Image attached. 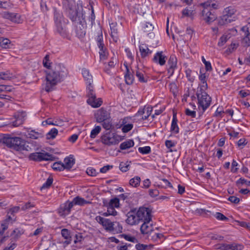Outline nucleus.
<instances>
[{"label":"nucleus","instance_id":"nucleus-1","mask_svg":"<svg viewBox=\"0 0 250 250\" xmlns=\"http://www.w3.org/2000/svg\"><path fill=\"white\" fill-rule=\"evenodd\" d=\"M67 69L62 64L57 65L54 69L46 71L45 90L49 92L58 83L63 81L68 75Z\"/></svg>","mask_w":250,"mask_h":250},{"label":"nucleus","instance_id":"nucleus-2","mask_svg":"<svg viewBox=\"0 0 250 250\" xmlns=\"http://www.w3.org/2000/svg\"><path fill=\"white\" fill-rule=\"evenodd\" d=\"M150 209L147 208H140L137 212L134 210L129 211L127 214L126 223L130 225L133 226L142 222L146 215L149 213Z\"/></svg>","mask_w":250,"mask_h":250},{"label":"nucleus","instance_id":"nucleus-3","mask_svg":"<svg viewBox=\"0 0 250 250\" xmlns=\"http://www.w3.org/2000/svg\"><path fill=\"white\" fill-rule=\"evenodd\" d=\"M21 138L17 137H11L10 135H3L0 137V143L7 147L19 151L21 147Z\"/></svg>","mask_w":250,"mask_h":250},{"label":"nucleus","instance_id":"nucleus-4","mask_svg":"<svg viewBox=\"0 0 250 250\" xmlns=\"http://www.w3.org/2000/svg\"><path fill=\"white\" fill-rule=\"evenodd\" d=\"M236 11L235 9L232 7L226 8L223 12V15L219 20V24L225 25L235 21L237 19Z\"/></svg>","mask_w":250,"mask_h":250},{"label":"nucleus","instance_id":"nucleus-5","mask_svg":"<svg viewBox=\"0 0 250 250\" xmlns=\"http://www.w3.org/2000/svg\"><path fill=\"white\" fill-rule=\"evenodd\" d=\"M101 140L104 144L111 146L118 144L122 138L115 133L108 132L101 136Z\"/></svg>","mask_w":250,"mask_h":250},{"label":"nucleus","instance_id":"nucleus-6","mask_svg":"<svg viewBox=\"0 0 250 250\" xmlns=\"http://www.w3.org/2000/svg\"><path fill=\"white\" fill-rule=\"evenodd\" d=\"M151 220V210H149V213L146 215L144 219L142 220L143 222L141 225L140 230L143 234H148L154 231V227L152 224H149Z\"/></svg>","mask_w":250,"mask_h":250},{"label":"nucleus","instance_id":"nucleus-7","mask_svg":"<svg viewBox=\"0 0 250 250\" xmlns=\"http://www.w3.org/2000/svg\"><path fill=\"white\" fill-rule=\"evenodd\" d=\"M87 95L88 99L87 100V103L88 104L90 105L93 108H98L103 103V101L100 98H96L94 88L90 89H87Z\"/></svg>","mask_w":250,"mask_h":250},{"label":"nucleus","instance_id":"nucleus-8","mask_svg":"<svg viewBox=\"0 0 250 250\" xmlns=\"http://www.w3.org/2000/svg\"><path fill=\"white\" fill-rule=\"evenodd\" d=\"M54 21L58 32L61 35L65 34L63 16L61 12L55 11L54 12Z\"/></svg>","mask_w":250,"mask_h":250},{"label":"nucleus","instance_id":"nucleus-9","mask_svg":"<svg viewBox=\"0 0 250 250\" xmlns=\"http://www.w3.org/2000/svg\"><path fill=\"white\" fill-rule=\"evenodd\" d=\"M53 157L52 155L44 151H42V152H40L32 153L29 155V160L36 161L52 160Z\"/></svg>","mask_w":250,"mask_h":250},{"label":"nucleus","instance_id":"nucleus-10","mask_svg":"<svg viewBox=\"0 0 250 250\" xmlns=\"http://www.w3.org/2000/svg\"><path fill=\"white\" fill-rule=\"evenodd\" d=\"M82 74L87 84L86 90L93 88V77L90 73L89 71L86 68H83Z\"/></svg>","mask_w":250,"mask_h":250},{"label":"nucleus","instance_id":"nucleus-11","mask_svg":"<svg viewBox=\"0 0 250 250\" xmlns=\"http://www.w3.org/2000/svg\"><path fill=\"white\" fill-rule=\"evenodd\" d=\"M198 101V107L202 109L208 108L211 102V98L209 95H204L197 97Z\"/></svg>","mask_w":250,"mask_h":250},{"label":"nucleus","instance_id":"nucleus-12","mask_svg":"<svg viewBox=\"0 0 250 250\" xmlns=\"http://www.w3.org/2000/svg\"><path fill=\"white\" fill-rule=\"evenodd\" d=\"M94 116L98 123H102L111 118L110 114L107 110H97Z\"/></svg>","mask_w":250,"mask_h":250},{"label":"nucleus","instance_id":"nucleus-13","mask_svg":"<svg viewBox=\"0 0 250 250\" xmlns=\"http://www.w3.org/2000/svg\"><path fill=\"white\" fill-rule=\"evenodd\" d=\"M167 57L163 51H158L156 53L152 59L153 62L160 66H163L166 64Z\"/></svg>","mask_w":250,"mask_h":250},{"label":"nucleus","instance_id":"nucleus-14","mask_svg":"<svg viewBox=\"0 0 250 250\" xmlns=\"http://www.w3.org/2000/svg\"><path fill=\"white\" fill-rule=\"evenodd\" d=\"M167 70L170 76L174 74L175 70L177 68V58L174 55L170 56L167 64Z\"/></svg>","mask_w":250,"mask_h":250},{"label":"nucleus","instance_id":"nucleus-15","mask_svg":"<svg viewBox=\"0 0 250 250\" xmlns=\"http://www.w3.org/2000/svg\"><path fill=\"white\" fill-rule=\"evenodd\" d=\"M95 220L103 227L106 231L110 232L112 222L110 219L104 218L101 216H97L96 217Z\"/></svg>","mask_w":250,"mask_h":250},{"label":"nucleus","instance_id":"nucleus-16","mask_svg":"<svg viewBox=\"0 0 250 250\" xmlns=\"http://www.w3.org/2000/svg\"><path fill=\"white\" fill-rule=\"evenodd\" d=\"M73 207L72 203L68 201L60 206L58 209V213L61 216L67 215L70 213Z\"/></svg>","mask_w":250,"mask_h":250},{"label":"nucleus","instance_id":"nucleus-17","mask_svg":"<svg viewBox=\"0 0 250 250\" xmlns=\"http://www.w3.org/2000/svg\"><path fill=\"white\" fill-rule=\"evenodd\" d=\"M21 147L19 151L25 150L27 151H32L33 150H37L38 148L34 144V142H25L21 139Z\"/></svg>","mask_w":250,"mask_h":250},{"label":"nucleus","instance_id":"nucleus-18","mask_svg":"<svg viewBox=\"0 0 250 250\" xmlns=\"http://www.w3.org/2000/svg\"><path fill=\"white\" fill-rule=\"evenodd\" d=\"M26 116L25 111H21L19 112L17 114L15 115V121L13 122L12 125L13 126H18L20 125L23 124L25 117Z\"/></svg>","mask_w":250,"mask_h":250},{"label":"nucleus","instance_id":"nucleus-19","mask_svg":"<svg viewBox=\"0 0 250 250\" xmlns=\"http://www.w3.org/2000/svg\"><path fill=\"white\" fill-rule=\"evenodd\" d=\"M4 17L15 23H20L22 21L21 15L15 13H5L4 14Z\"/></svg>","mask_w":250,"mask_h":250},{"label":"nucleus","instance_id":"nucleus-20","mask_svg":"<svg viewBox=\"0 0 250 250\" xmlns=\"http://www.w3.org/2000/svg\"><path fill=\"white\" fill-rule=\"evenodd\" d=\"M202 17L203 19L207 22H211L215 19V16L211 12L210 10L207 9H203Z\"/></svg>","mask_w":250,"mask_h":250},{"label":"nucleus","instance_id":"nucleus-21","mask_svg":"<svg viewBox=\"0 0 250 250\" xmlns=\"http://www.w3.org/2000/svg\"><path fill=\"white\" fill-rule=\"evenodd\" d=\"M139 50L141 57L143 58L148 57L152 52V51L148 48L147 45L144 43L141 44L139 45Z\"/></svg>","mask_w":250,"mask_h":250},{"label":"nucleus","instance_id":"nucleus-22","mask_svg":"<svg viewBox=\"0 0 250 250\" xmlns=\"http://www.w3.org/2000/svg\"><path fill=\"white\" fill-rule=\"evenodd\" d=\"M122 231L123 226L119 222L114 221L112 222L110 232L113 234H118L122 232Z\"/></svg>","mask_w":250,"mask_h":250},{"label":"nucleus","instance_id":"nucleus-23","mask_svg":"<svg viewBox=\"0 0 250 250\" xmlns=\"http://www.w3.org/2000/svg\"><path fill=\"white\" fill-rule=\"evenodd\" d=\"M136 77L138 78V81L141 83H146L147 81V78L146 75V73L144 70L139 69L137 67L136 74Z\"/></svg>","mask_w":250,"mask_h":250},{"label":"nucleus","instance_id":"nucleus-24","mask_svg":"<svg viewBox=\"0 0 250 250\" xmlns=\"http://www.w3.org/2000/svg\"><path fill=\"white\" fill-rule=\"evenodd\" d=\"M116 26L117 23L116 22H112L110 24L111 36L113 41L115 42H117L118 40V30Z\"/></svg>","mask_w":250,"mask_h":250},{"label":"nucleus","instance_id":"nucleus-25","mask_svg":"<svg viewBox=\"0 0 250 250\" xmlns=\"http://www.w3.org/2000/svg\"><path fill=\"white\" fill-rule=\"evenodd\" d=\"M124 65L126 68V71L125 74V83L127 84H131L134 81V76L129 71V68L127 65L124 63Z\"/></svg>","mask_w":250,"mask_h":250},{"label":"nucleus","instance_id":"nucleus-26","mask_svg":"<svg viewBox=\"0 0 250 250\" xmlns=\"http://www.w3.org/2000/svg\"><path fill=\"white\" fill-rule=\"evenodd\" d=\"M201 5L204 9H209L210 10H211V8H218V4L213 0H208L204 3H201Z\"/></svg>","mask_w":250,"mask_h":250},{"label":"nucleus","instance_id":"nucleus-27","mask_svg":"<svg viewBox=\"0 0 250 250\" xmlns=\"http://www.w3.org/2000/svg\"><path fill=\"white\" fill-rule=\"evenodd\" d=\"M208 88L207 83H200L197 88L196 95L197 97L201 96L208 95L207 92L206 90Z\"/></svg>","mask_w":250,"mask_h":250},{"label":"nucleus","instance_id":"nucleus-28","mask_svg":"<svg viewBox=\"0 0 250 250\" xmlns=\"http://www.w3.org/2000/svg\"><path fill=\"white\" fill-rule=\"evenodd\" d=\"M177 113L173 110V119L171 125V131L175 133H178L179 132V127L177 125V119L176 117Z\"/></svg>","mask_w":250,"mask_h":250},{"label":"nucleus","instance_id":"nucleus-29","mask_svg":"<svg viewBox=\"0 0 250 250\" xmlns=\"http://www.w3.org/2000/svg\"><path fill=\"white\" fill-rule=\"evenodd\" d=\"M249 29V27L248 26H244L241 28L242 31L245 32L246 35L243 41L247 46L250 45V33Z\"/></svg>","mask_w":250,"mask_h":250},{"label":"nucleus","instance_id":"nucleus-30","mask_svg":"<svg viewBox=\"0 0 250 250\" xmlns=\"http://www.w3.org/2000/svg\"><path fill=\"white\" fill-rule=\"evenodd\" d=\"M61 234L62 236L66 239V240L63 242V243L65 244V246L70 244L71 239L70 235V232L68 230L66 229H62L61 231Z\"/></svg>","mask_w":250,"mask_h":250},{"label":"nucleus","instance_id":"nucleus-31","mask_svg":"<svg viewBox=\"0 0 250 250\" xmlns=\"http://www.w3.org/2000/svg\"><path fill=\"white\" fill-rule=\"evenodd\" d=\"M73 206L75 205L83 206L85 204L89 203V201H87L83 198L80 197V196H77L75 197L72 202Z\"/></svg>","mask_w":250,"mask_h":250},{"label":"nucleus","instance_id":"nucleus-32","mask_svg":"<svg viewBox=\"0 0 250 250\" xmlns=\"http://www.w3.org/2000/svg\"><path fill=\"white\" fill-rule=\"evenodd\" d=\"M64 169H70L75 164V159L71 157H66L64 160Z\"/></svg>","mask_w":250,"mask_h":250},{"label":"nucleus","instance_id":"nucleus-33","mask_svg":"<svg viewBox=\"0 0 250 250\" xmlns=\"http://www.w3.org/2000/svg\"><path fill=\"white\" fill-rule=\"evenodd\" d=\"M13 44L11 41L7 39L4 38H0V46L3 48H12Z\"/></svg>","mask_w":250,"mask_h":250},{"label":"nucleus","instance_id":"nucleus-34","mask_svg":"<svg viewBox=\"0 0 250 250\" xmlns=\"http://www.w3.org/2000/svg\"><path fill=\"white\" fill-rule=\"evenodd\" d=\"M196 12L193 8L192 7H186L182 11V14L183 16H186L192 18L195 15Z\"/></svg>","mask_w":250,"mask_h":250},{"label":"nucleus","instance_id":"nucleus-35","mask_svg":"<svg viewBox=\"0 0 250 250\" xmlns=\"http://www.w3.org/2000/svg\"><path fill=\"white\" fill-rule=\"evenodd\" d=\"M128 118H124L122 122V125H123L122 127V131L124 133H126L131 130L133 128V125L132 124H126Z\"/></svg>","mask_w":250,"mask_h":250},{"label":"nucleus","instance_id":"nucleus-36","mask_svg":"<svg viewBox=\"0 0 250 250\" xmlns=\"http://www.w3.org/2000/svg\"><path fill=\"white\" fill-rule=\"evenodd\" d=\"M230 38V33H226L223 34L219 39L218 42V45L220 47L223 46Z\"/></svg>","mask_w":250,"mask_h":250},{"label":"nucleus","instance_id":"nucleus-37","mask_svg":"<svg viewBox=\"0 0 250 250\" xmlns=\"http://www.w3.org/2000/svg\"><path fill=\"white\" fill-rule=\"evenodd\" d=\"M134 145V143L132 140H128L121 143L120 148L122 150H125L133 146Z\"/></svg>","mask_w":250,"mask_h":250},{"label":"nucleus","instance_id":"nucleus-38","mask_svg":"<svg viewBox=\"0 0 250 250\" xmlns=\"http://www.w3.org/2000/svg\"><path fill=\"white\" fill-rule=\"evenodd\" d=\"M152 110H138L137 115L142 116V119H147L151 115Z\"/></svg>","mask_w":250,"mask_h":250},{"label":"nucleus","instance_id":"nucleus-39","mask_svg":"<svg viewBox=\"0 0 250 250\" xmlns=\"http://www.w3.org/2000/svg\"><path fill=\"white\" fill-rule=\"evenodd\" d=\"M99 54L101 59H105L107 56V52L106 48L104 47V44L100 43L99 46Z\"/></svg>","mask_w":250,"mask_h":250},{"label":"nucleus","instance_id":"nucleus-40","mask_svg":"<svg viewBox=\"0 0 250 250\" xmlns=\"http://www.w3.org/2000/svg\"><path fill=\"white\" fill-rule=\"evenodd\" d=\"M27 138L32 139H37L40 136H41V134L36 132L34 130H32L28 132L27 134L26 135Z\"/></svg>","mask_w":250,"mask_h":250},{"label":"nucleus","instance_id":"nucleus-41","mask_svg":"<svg viewBox=\"0 0 250 250\" xmlns=\"http://www.w3.org/2000/svg\"><path fill=\"white\" fill-rule=\"evenodd\" d=\"M142 28L144 32H148L152 31L154 27L151 23L146 22L142 23Z\"/></svg>","mask_w":250,"mask_h":250},{"label":"nucleus","instance_id":"nucleus-42","mask_svg":"<svg viewBox=\"0 0 250 250\" xmlns=\"http://www.w3.org/2000/svg\"><path fill=\"white\" fill-rule=\"evenodd\" d=\"M58 129L56 128H53L46 134V138L47 139H53L58 135Z\"/></svg>","mask_w":250,"mask_h":250},{"label":"nucleus","instance_id":"nucleus-43","mask_svg":"<svg viewBox=\"0 0 250 250\" xmlns=\"http://www.w3.org/2000/svg\"><path fill=\"white\" fill-rule=\"evenodd\" d=\"M130 162H122L120 164L119 168L123 172H126L129 170Z\"/></svg>","mask_w":250,"mask_h":250},{"label":"nucleus","instance_id":"nucleus-44","mask_svg":"<svg viewBox=\"0 0 250 250\" xmlns=\"http://www.w3.org/2000/svg\"><path fill=\"white\" fill-rule=\"evenodd\" d=\"M169 87L174 96L176 97L178 93V89L176 84L175 83H171L169 84Z\"/></svg>","mask_w":250,"mask_h":250},{"label":"nucleus","instance_id":"nucleus-45","mask_svg":"<svg viewBox=\"0 0 250 250\" xmlns=\"http://www.w3.org/2000/svg\"><path fill=\"white\" fill-rule=\"evenodd\" d=\"M140 178L138 176H136L130 180L129 184L133 187H137L140 185Z\"/></svg>","mask_w":250,"mask_h":250},{"label":"nucleus","instance_id":"nucleus-46","mask_svg":"<svg viewBox=\"0 0 250 250\" xmlns=\"http://www.w3.org/2000/svg\"><path fill=\"white\" fill-rule=\"evenodd\" d=\"M12 77V75L8 71L0 72V79L7 80Z\"/></svg>","mask_w":250,"mask_h":250},{"label":"nucleus","instance_id":"nucleus-47","mask_svg":"<svg viewBox=\"0 0 250 250\" xmlns=\"http://www.w3.org/2000/svg\"><path fill=\"white\" fill-rule=\"evenodd\" d=\"M52 167L53 169L56 170L62 171L64 169V166H63V163L61 162L54 163L53 164Z\"/></svg>","mask_w":250,"mask_h":250},{"label":"nucleus","instance_id":"nucleus-48","mask_svg":"<svg viewBox=\"0 0 250 250\" xmlns=\"http://www.w3.org/2000/svg\"><path fill=\"white\" fill-rule=\"evenodd\" d=\"M111 118H109L107 120L103 122V127L106 130H110L112 127V124Z\"/></svg>","mask_w":250,"mask_h":250},{"label":"nucleus","instance_id":"nucleus-49","mask_svg":"<svg viewBox=\"0 0 250 250\" xmlns=\"http://www.w3.org/2000/svg\"><path fill=\"white\" fill-rule=\"evenodd\" d=\"M108 205H109L111 207H113L114 208H119L120 207V203H119V199L115 197L114 198L111 199Z\"/></svg>","mask_w":250,"mask_h":250},{"label":"nucleus","instance_id":"nucleus-50","mask_svg":"<svg viewBox=\"0 0 250 250\" xmlns=\"http://www.w3.org/2000/svg\"><path fill=\"white\" fill-rule=\"evenodd\" d=\"M101 130V127L100 126L97 125L93 128L90 133V137L91 138H95L96 136L100 133Z\"/></svg>","mask_w":250,"mask_h":250},{"label":"nucleus","instance_id":"nucleus-51","mask_svg":"<svg viewBox=\"0 0 250 250\" xmlns=\"http://www.w3.org/2000/svg\"><path fill=\"white\" fill-rule=\"evenodd\" d=\"M121 237L124 238L126 240L130 241L133 243L137 242V239L134 236H132L130 235L123 234L120 235Z\"/></svg>","mask_w":250,"mask_h":250},{"label":"nucleus","instance_id":"nucleus-52","mask_svg":"<svg viewBox=\"0 0 250 250\" xmlns=\"http://www.w3.org/2000/svg\"><path fill=\"white\" fill-rule=\"evenodd\" d=\"M53 182V178L49 177L45 183L43 184V185L41 187V189L42 190L45 188H49L51 185H52Z\"/></svg>","mask_w":250,"mask_h":250},{"label":"nucleus","instance_id":"nucleus-53","mask_svg":"<svg viewBox=\"0 0 250 250\" xmlns=\"http://www.w3.org/2000/svg\"><path fill=\"white\" fill-rule=\"evenodd\" d=\"M139 152L141 153L146 154H148L150 152V147L148 146L145 147H140L138 148Z\"/></svg>","mask_w":250,"mask_h":250},{"label":"nucleus","instance_id":"nucleus-54","mask_svg":"<svg viewBox=\"0 0 250 250\" xmlns=\"http://www.w3.org/2000/svg\"><path fill=\"white\" fill-rule=\"evenodd\" d=\"M161 186L165 188H172L171 184L168 180L165 179H163L161 180Z\"/></svg>","mask_w":250,"mask_h":250},{"label":"nucleus","instance_id":"nucleus-55","mask_svg":"<svg viewBox=\"0 0 250 250\" xmlns=\"http://www.w3.org/2000/svg\"><path fill=\"white\" fill-rule=\"evenodd\" d=\"M107 208V213L110 215L116 216L117 214V212L115 210L114 207H111L109 205L106 206Z\"/></svg>","mask_w":250,"mask_h":250},{"label":"nucleus","instance_id":"nucleus-56","mask_svg":"<svg viewBox=\"0 0 250 250\" xmlns=\"http://www.w3.org/2000/svg\"><path fill=\"white\" fill-rule=\"evenodd\" d=\"M23 233V231L22 229H16L13 230L12 234L14 235L15 238L18 239Z\"/></svg>","mask_w":250,"mask_h":250},{"label":"nucleus","instance_id":"nucleus-57","mask_svg":"<svg viewBox=\"0 0 250 250\" xmlns=\"http://www.w3.org/2000/svg\"><path fill=\"white\" fill-rule=\"evenodd\" d=\"M236 184L237 186L245 184L248 186H250V181H247L244 178H241L237 181Z\"/></svg>","mask_w":250,"mask_h":250},{"label":"nucleus","instance_id":"nucleus-58","mask_svg":"<svg viewBox=\"0 0 250 250\" xmlns=\"http://www.w3.org/2000/svg\"><path fill=\"white\" fill-rule=\"evenodd\" d=\"M244 249V246L242 245L232 243L231 244V250H242Z\"/></svg>","mask_w":250,"mask_h":250},{"label":"nucleus","instance_id":"nucleus-59","mask_svg":"<svg viewBox=\"0 0 250 250\" xmlns=\"http://www.w3.org/2000/svg\"><path fill=\"white\" fill-rule=\"evenodd\" d=\"M218 249L221 250H231V244H222Z\"/></svg>","mask_w":250,"mask_h":250},{"label":"nucleus","instance_id":"nucleus-60","mask_svg":"<svg viewBox=\"0 0 250 250\" xmlns=\"http://www.w3.org/2000/svg\"><path fill=\"white\" fill-rule=\"evenodd\" d=\"M86 173L91 176H95L97 173L96 169L92 167L88 168L86 170Z\"/></svg>","mask_w":250,"mask_h":250},{"label":"nucleus","instance_id":"nucleus-61","mask_svg":"<svg viewBox=\"0 0 250 250\" xmlns=\"http://www.w3.org/2000/svg\"><path fill=\"white\" fill-rule=\"evenodd\" d=\"M214 216L218 220L224 221L227 220L228 219L227 217L220 212H216Z\"/></svg>","mask_w":250,"mask_h":250},{"label":"nucleus","instance_id":"nucleus-62","mask_svg":"<svg viewBox=\"0 0 250 250\" xmlns=\"http://www.w3.org/2000/svg\"><path fill=\"white\" fill-rule=\"evenodd\" d=\"M11 7V4L9 1H2L0 0V8L6 9Z\"/></svg>","mask_w":250,"mask_h":250},{"label":"nucleus","instance_id":"nucleus-63","mask_svg":"<svg viewBox=\"0 0 250 250\" xmlns=\"http://www.w3.org/2000/svg\"><path fill=\"white\" fill-rule=\"evenodd\" d=\"M239 225L240 226L246 228L250 230V223L244 221H237Z\"/></svg>","mask_w":250,"mask_h":250},{"label":"nucleus","instance_id":"nucleus-64","mask_svg":"<svg viewBox=\"0 0 250 250\" xmlns=\"http://www.w3.org/2000/svg\"><path fill=\"white\" fill-rule=\"evenodd\" d=\"M148 247L147 245L138 244L135 246V248L137 250H145Z\"/></svg>","mask_w":250,"mask_h":250}]
</instances>
